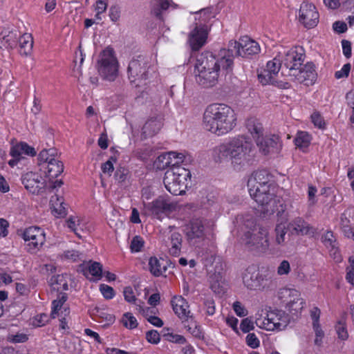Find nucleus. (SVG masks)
<instances>
[{
    "mask_svg": "<svg viewBox=\"0 0 354 354\" xmlns=\"http://www.w3.org/2000/svg\"><path fill=\"white\" fill-rule=\"evenodd\" d=\"M146 339L149 342L156 344L160 342V337L157 330H151L146 333Z\"/></svg>",
    "mask_w": 354,
    "mask_h": 354,
    "instance_id": "55",
    "label": "nucleus"
},
{
    "mask_svg": "<svg viewBox=\"0 0 354 354\" xmlns=\"http://www.w3.org/2000/svg\"><path fill=\"white\" fill-rule=\"evenodd\" d=\"M97 64L99 73L104 79L113 81L116 78L118 63L112 48L107 47L101 53Z\"/></svg>",
    "mask_w": 354,
    "mask_h": 354,
    "instance_id": "7",
    "label": "nucleus"
},
{
    "mask_svg": "<svg viewBox=\"0 0 354 354\" xmlns=\"http://www.w3.org/2000/svg\"><path fill=\"white\" fill-rule=\"evenodd\" d=\"M149 270L152 274L158 277L162 274L163 270H166L165 266H162L160 261L156 257H151L149 261Z\"/></svg>",
    "mask_w": 354,
    "mask_h": 354,
    "instance_id": "40",
    "label": "nucleus"
},
{
    "mask_svg": "<svg viewBox=\"0 0 354 354\" xmlns=\"http://www.w3.org/2000/svg\"><path fill=\"white\" fill-rule=\"evenodd\" d=\"M48 322V316L45 313H41L35 317L34 325L36 326H44Z\"/></svg>",
    "mask_w": 354,
    "mask_h": 354,
    "instance_id": "59",
    "label": "nucleus"
},
{
    "mask_svg": "<svg viewBox=\"0 0 354 354\" xmlns=\"http://www.w3.org/2000/svg\"><path fill=\"white\" fill-rule=\"evenodd\" d=\"M291 75L295 76L300 83H303L307 86L313 84L317 80V73L315 66L310 63H308L304 66H302L297 72L291 73Z\"/></svg>",
    "mask_w": 354,
    "mask_h": 354,
    "instance_id": "26",
    "label": "nucleus"
},
{
    "mask_svg": "<svg viewBox=\"0 0 354 354\" xmlns=\"http://www.w3.org/2000/svg\"><path fill=\"white\" fill-rule=\"evenodd\" d=\"M171 303L175 314L180 319L187 320L190 317L189 304L182 296L174 297Z\"/></svg>",
    "mask_w": 354,
    "mask_h": 354,
    "instance_id": "28",
    "label": "nucleus"
},
{
    "mask_svg": "<svg viewBox=\"0 0 354 354\" xmlns=\"http://www.w3.org/2000/svg\"><path fill=\"white\" fill-rule=\"evenodd\" d=\"M129 79L131 82L139 86L149 78V68L146 59L141 56L131 60L128 66Z\"/></svg>",
    "mask_w": 354,
    "mask_h": 354,
    "instance_id": "10",
    "label": "nucleus"
},
{
    "mask_svg": "<svg viewBox=\"0 0 354 354\" xmlns=\"http://www.w3.org/2000/svg\"><path fill=\"white\" fill-rule=\"evenodd\" d=\"M91 265L82 264L79 266V271L88 278V274L93 277H101L102 275V266L99 262H91Z\"/></svg>",
    "mask_w": 354,
    "mask_h": 354,
    "instance_id": "31",
    "label": "nucleus"
},
{
    "mask_svg": "<svg viewBox=\"0 0 354 354\" xmlns=\"http://www.w3.org/2000/svg\"><path fill=\"white\" fill-rule=\"evenodd\" d=\"M233 309L236 314L239 317H244L247 315L246 309L239 301H236L233 304Z\"/></svg>",
    "mask_w": 354,
    "mask_h": 354,
    "instance_id": "64",
    "label": "nucleus"
},
{
    "mask_svg": "<svg viewBox=\"0 0 354 354\" xmlns=\"http://www.w3.org/2000/svg\"><path fill=\"white\" fill-rule=\"evenodd\" d=\"M50 203L53 211L59 216H64L66 214V209L64 206V201L62 198L55 195L51 197Z\"/></svg>",
    "mask_w": 354,
    "mask_h": 354,
    "instance_id": "37",
    "label": "nucleus"
},
{
    "mask_svg": "<svg viewBox=\"0 0 354 354\" xmlns=\"http://www.w3.org/2000/svg\"><path fill=\"white\" fill-rule=\"evenodd\" d=\"M278 297L286 303V307L290 311L297 312L304 308L303 299L299 298L297 290L283 288L279 290Z\"/></svg>",
    "mask_w": 354,
    "mask_h": 354,
    "instance_id": "16",
    "label": "nucleus"
},
{
    "mask_svg": "<svg viewBox=\"0 0 354 354\" xmlns=\"http://www.w3.org/2000/svg\"><path fill=\"white\" fill-rule=\"evenodd\" d=\"M188 161L187 162V163ZM187 165L182 163L169 169L165 174L163 183L166 189L173 195H182L185 193L191 180V172Z\"/></svg>",
    "mask_w": 354,
    "mask_h": 354,
    "instance_id": "3",
    "label": "nucleus"
},
{
    "mask_svg": "<svg viewBox=\"0 0 354 354\" xmlns=\"http://www.w3.org/2000/svg\"><path fill=\"white\" fill-rule=\"evenodd\" d=\"M123 295L124 299L129 303L136 304L137 300L133 290L131 286H127L124 288Z\"/></svg>",
    "mask_w": 354,
    "mask_h": 354,
    "instance_id": "53",
    "label": "nucleus"
},
{
    "mask_svg": "<svg viewBox=\"0 0 354 354\" xmlns=\"http://www.w3.org/2000/svg\"><path fill=\"white\" fill-rule=\"evenodd\" d=\"M310 120L314 126L320 129L326 128V122L323 116L318 111H314L310 115Z\"/></svg>",
    "mask_w": 354,
    "mask_h": 354,
    "instance_id": "44",
    "label": "nucleus"
},
{
    "mask_svg": "<svg viewBox=\"0 0 354 354\" xmlns=\"http://www.w3.org/2000/svg\"><path fill=\"white\" fill-rule=\"evenodd\" d=\"M304 58V49L301 47L296 46L286 53L282 62L292 73L297 72L303 66Z\"/></svg>",
    "mask_w": 354,
    "mask_h": 354,
    "instance_id": "17",
    "label": "nucleus"
},
{
    "mask_svg": "<svg viewBox=\"0 0 354 354\" xmlns=\"http://www.w3.org/2000/svg\"><path fill=\"white\" fill-rule=\"evenodd\" d=\"M242 242L250 251L266 252L270 245L268 230L265 227H254L244 233Z\"/></svg>",
    "mask_w": 354,
    "mask_h": 354,
    "instance_id": "5",
    "label": "nucleus"
},
{
    "mask_svg": "<svg viewBox=\"0 0 354 354\" xmlns=\"http://www.w3.org/2000/svg\"><path fill=\"white\" fill-rule=\"evenodd\" d=\"M339 227L345 236L354 241V226L351 225L350 216L347 215V212L341 214Z\"/></svg>",
    "mask_w": 354,
    "mask_h": 354,
    "instance_id": "33",
    "label": "nucleus"
},
{
    "mask_svg": "<svg viewBox=\"0 0 354 354\" xmlns=\"http://www.w3.org/2000/svg\"><path fill=\"white\" fill-rule=\"evenodd\" d=\"M311 135L304 131H299L295 138L294 142L297 147L301 149L307 148L311 142ZM304 151V150H303Z\"/></svg>",
    "mask_w": 354,
    "mask_h": 354,
    "instance_id": "35",
    "label": "nucleus"
},
{
    "mask_svg": "<svg viewBox=\"0 0 354 354\" xmlns=\"http://www.w3.org/2000/svg\"><path fill=\"white\" fill-rule=\"evenodd\" d=\"M144 246V241L140 236H136L131 242V250L132 252H139Z\"/></svg>",
    "mask_w": 354,
    "mask_h": 354,
    "instance_id": "47",
    "label": "nucleus"
},
{
    "mask_svg": "<svg viewBox=\"0 0 354 354\" xmlns=\"http://www.w3.org/2000/svg\"><path fill=\"white\" fill-rule=\"evenodd\" d=\"M176 209V204L168 198L160 196L153 201L150 207V210L157 218L161 219L162 214L167 215Z\"/></svg>",
    "mask_w": 354,
    "mask_h": 354,
    "instance_id": "20",
    "label": "nucleus"
},
{
    "mask_svg": "<svg viewBox=\"0 0 354 354\" xmlns=\"http://www.w3.org/2000/svg\"><path fill=\"white\" fill-rule=\"evenodd\" d=\"M108 3L104 0H98L96 1L94 6V10L96 12L95 17L98 20L102 19L101 15L105 12L107 9Z\"/></svg>",
    "mask_w": 354,
    "mask_h": 354,
    "instance_id": "45",
    "label": "nucleus"
},
{
    "mask_svg": "<svg viewBox=\"0 0 354 354\" xmlns=\"http://www.w3.org/2000/svg\"><path fill=\"white\" fill-rule=\"evenodd\" d=\"M22 183L25 188L32 194H39L44 189V182L41 176L34 172H28L22 176Z\"/></svg>",
    "mask_w": 354,
    "mask_h": 354,
    "instance_id": "25",
    "label": "nucleus"
},
{
    "mask_svg": "<svg viewBox=\"0 0 354 354\" xmlns=\"http://www.w3.org/2000/svg\"><path fill=\"white\" fill-rule=\"evenodd\" d=\"M113 162H116V158L115 157L111 156L110 160L102 164L101 169L104 174H107L109 176H111V173L114 169Z\"/></svg>",
    "mask_w": 354,
    "mask_h": 354,
    "instance_id": "49",
    "label": "nucleus"
},
{
    "mask_svg": "<svg viewBox=\"0 0 354 354\" xmlns=\"http://www.w3.org/2000/svg\"><path fill=\"white\" fill-rule=\"evenodd\" d=\"M100 290L103 295L104 297L106 299H112L115 295V291L113 288L106 284H101L100 286Z\"/></svg>",
    "mask_w": 354,
    "mask_h": 354,
    "instance_id": "50",
    "label": "nucleus"
},
{
    "mask_svg": "<svg viewBox=\"0 0 354 354\" xmlns=\"http://www.w3.org/2000/svg\"><path fill=\"white\" fill-rule=\"evenodd\" d=\"M336 330L338 334L339 338L345 340L348 338V333L347 330L344 326L343 324H342L340 322L337 324L336 326Z\"/></svg>",
    "mask_w": 354,
    "mask_h": 354,
    "instance_id": "63",
    "label": "nucleus"
},
{
    "mask_svg": "<svg viewBox=\"0 0 354 354\" xmlns=\"http://www.w3.org/2000/svg\"><path fill=\"white\" fill-rule=\"evenodd\" d=\"M208 223L207 220L192 219L187 227L186 236L187 240L194 244L197 239H203L209 228Z\"/></svg>",
    "mask_w": 354,
    "mask_h": 354,
    "instance_id": "18",
    "label": "nucleus"
},
{
    "mask_svg": "<svg viewBox=\"0 0 354 354\" xmlns=\"http://www.w3.org/2000/svg\"><path fill=\"white\" fill-rule=\"evenodd\" d=\"M351 71V64H345L343 65L342 68L339 70L335 72V77L336 79H342L344 77H347L349 75Z\"/></svg>",
    "mask_w": 354,
    "mask_h": 354,
    "instance_id": "56",
    "label": "nucleus"
},
{
    "mask_svg": "<svg viewBox=\"0 0 354 354\" xmlns=\"http://www.w3.org/2000/svg\"><path fill=\"white\" fill-rule=\"evenodd\" d=\"M290 234L296 236L313 235L315 229L302 217H296L288 223Z\"/></svg>",
    "mask_w": 354,
    "mask_h": 354,
    "instance_id": "21",
    "label": "nucleus"
},
{
    "mask_svg": "<svg viewBox=\"0 0 354 354\" xmlns=\"http://www.w3.org/2000/svg\"><path fill=\"white\" fill-rule=\"evenodd\" d=\"M289 315L284 311L274 310L256 315L255 324L263 329L267 330H281L286 328L289 324Z\"/></svg>",
    "mask_w": 354,
    "mask_h": 354,
    "instance_id": "4",
    "label": "nucleus"
},
{
    "mask_svg": "<svg viewBox=\"0 0 354 354\" xmlns=\"http://www.w3.org/2000/svg\"><path fill=\"white\" fill-rule=\"evenodd\" d=\"M246 343L247 344L252 348H256L259 346V340L257 337L254 333H249L246 337Z\"/></svg>",
    "mask_w": 354,
    "mask_h": 354,
    "instance_id": "57",
    "label": "nucleus"
},
{
    "mask_svg": "<svg viewBox=\"0 0 354 354\" xmlns=\"http://www.w3.org/2000/svg\"><path fill=\"white\" fill-rule=\"evenodd\" d=\"M272 178V175L266 169L255 171L248 180V187L254 188L257 185L258 187L277 185L274 183Z\"/></svg>",
    "mask_w": 354,
    "mask_h": 354,
    "instance_id": "24",
    "label": "nucleus"
},
{
    "mask_svg": "<svg viewBox=\"0 0 354 354\" xmlns=\"http://www.w3.org/2000/svg\"><path fill=\"white\" fill-rule=\"evenodd\" d=\"M171 248L169 249L170 254L177 257L180 254L182 245V236L178 232H174L171 235Z\"/></svg>",
    "mask_w": 354,
    "mask_h": 354,
    "instance_id": "36",
    "label": "nucleus"
},
{
    "mask_svg": "<svg viewBox=\"0 0 354 354\" xmlns=\"http://www.w3.org/2000/svg\"><path fill=\"white\" fill-rule=\"evenodd\" d=\"M243 282L250 290H263L268 286V279L253 268H248L243 275Z\"/></svg>",
    "mask_w": 354,
    "mask_h": 354,
    "instance_id": "13",
    "label": "nucleus"
},
{
    "mask_svg": "<svg viewBox=\"0 0 354 354\" xmlns=\"http://www.w3.org/2000/svg\"><path fill=\"white\" fill-rule=\"evenodd\" d=\"M11 144L10 155H37L35 148L25 142H15L12 140Z\"/></svg>",
    "mask_w": 354,
    "mask_h": 354,
    "instance_id": "30",
    "label": "nucleus"
},
{
    "mask_svg": "<svg viewBox=\"0 0 354 354\" xmlns=\"http://www.w3.org/2000/svg\"><path fill=\"white\" fill-rule=\"evenodd\" d=\"M67 226L80 238H82L83 235L78 232V227L82 230V223L80 220L76 216H71L66 221Z\"/></svg>",
    "mask_w": 354,
    "mask_h": 354,
    "instance_id": "41",
    "label": "nucleus"
},
{
    "mask_svg": "<svg viewBox=\"0 0 354 354\" xmlns=\"http://www.w3.org/2000/svg\"><path fill=\"white\" fill-rule=\"evenodd\" d=\"M28 336L24 333H17L8 337V339L13 343H23L28 340Z\"/></svg>",
    "mask_w": 354,
    "mask_h": 354,
    "instance_id": "58",
    "label": "nucleus"
},
{
    "mask_svg": "<svg viewBox=\"0 0 354 354\" xmlns=\"http://www.w3.org/2000/svg\"><path fill=\"white\" fill-rule=\"evenodd\" d=\"M234 110L225 104L214 103L208 105L203 113V128L217 136L230 132L236 125Z\"/></svg>",
    "mask_w": 354,
    "mask_h": 354,
    "instance_id": "2",
    "label": "nucleus"
},
{
    "mask_svg": "<svg viewBox=\"0 0 354 354\" xmlns=\"http://www.w3.org/2000/svg\"><path fill=\"white\" fill-rule=\"evenodd\" d=\"M324 243L328 248L337 245L336 239L331 232H327L326 233L324 237Z\"/></svg>",
    "mask_w": 354,
    "mask_h": 354,
    "instance_id": "54",
    "label": "nucleus"
},
{
    "mask_svg": "<svg viewBox=\"0 0 354 354\" xmlns=\"http://www.w3.org/2000/svg\"><path fill=\"white\" fill-rule=\"evenodd\" d=\"M319 14L316 6L308 1H304L298 11V20L308 29L313 28L319 23Z\"/></svg>",
    "mask_w": 354,
    "mask_h": 354,
    "instance_id": "11",
    "label": "nucleus"
},
{
    "mask_svg": "<svg viewBox=\"0 0 354 354\" xmlns=\"http://www.w3.org/2000/svg\"><path fill=\"white\" fill-rule=\"evenodd\" d=\"M290 270V263L288 261L283 260L281 261L277 268V273L279 275L287 274L289 273Z\"/></svg>",
    "mask_w": 354,
    "mask_h": 354,
    "instance_id": "60",
    "label": "nucleus"
},
{
    "mask_svg": "<svg viewBox=\"0 0 354 354\" xmlns=\"http://www.w3.org/2000/svg\"><path fill=\"white\" fill-rule=\"evenodd\" d=\"M342 52L346 58L351 57L352 55L351 43L348 40L342 41Z\"/></svg>",
    "mask_w": 354,
    "mask_h": 354,
    "instance_id": "62",
    "label": "nucleus"
},
{
    "mask_svg": "<svg viewBox=\"0 0 354 354\" xmlns=\"http://www.w3.org/2000/svg\"><path fill=\"white\" fill-rule=\"evenodd\" d=\"M231 163L236 170H240L245 164V160L243 156H230Z\"/></svg>",
    "mask_w": 354,
    "mask_h": 354,
    "instance_id": "48",
    "label": "nucleus"
},
{
    "mask_svg": "<svg viewBox=\"0 0 354 354\" xmlns=\"http://www.w3.org/2000/svg\"><path fill=\"white\" fill-rule=\"evenodd\" d=\"M288 225L283 223L277 224L274 229L275 243L279 245H283L285 243V237L287 233Z\"/></svg>",
    "mask_w": 354,
    "mask_h": 354,
    "instance_id": "38",
    "label": "nucleus"
},
{
    "mask_svg": "<svg viewBox=\"0 0 354 354\" xmlns=\"http://www.w3.org/2000/svg\"><path fill=\"white\" fill-rule=\"evenodd\" d=\"M49 283L52 289L57 292V299L53 301V310L50 315L52 318H55L56 315H58V311L68 299L67 294L62 292L63 290H68V283L64 275L53 276Z\"/></svg>",
    "mask_w": 354,
    "mask_h": 354,
    "instance_id": "9",
    "label": "nucleus"
},
{
    "mask_svg": "<svg viewBox=\"0 0 354 354\" xmlns=\"http://www.w3.org/2000/svg\"><path fill=\"white\" fill-rule=\"evenodd\" d=\"M121 322L124 326L129 329L136 328L138 324L136 317L130 313H126L123 315Z\"/></svg>",
    "mask_w": 354,
    "mask_h": 354,
    "instance_id": "43",
    "label": "nucleus"
},
{
    "mask_svg": "<svg viewBox=\"0 0 354 354\" xmlns=\"http://www.w3.org/2000/svg\"><path fill=\"white\" fill-rule=\"evenodd\" d=\"M240 327L243 333H248L254 329L253 322L249 318H245L242 320Z\"/></svg>",
    "mask_w": 354,
    "mask_h": 354,
    "instance_id": "61",
    "label": "nucleus"
},
{
    "mask_svg": "<svg viewBox=\"0 0 354 354\" xmlns=\"http://www.w3.org/2000/svg\"><path fill=\"white\" fill-rule=\"evenodd\" d=\"M277 185L261 186L257 185L248 188L250 196L266 212L269 211L271 204L274 202L277 196Z\"/></svg>",
    "mask_w": 354,
    "mask_h": 354,
    "instance_id": "8",
    "label": "nucleus"
},
{
    "mask_svg": "<svg viewBox=\"0 0 354 354\" xmlns=\"http://www.w3.org/2000/svg\"><path fill=\"white\" fill-rule=\"evenodd\" d=\"M164 330L167 331V333H164L162 335L163 337H165L166 340L178 344H184L186 343V339L184 336L169 333V328H164Z\"/></svg>",
    "mask_w": 354,
    "mask_h": 354,
    "instance_id": "42",
    "label": "nucleus"
},
{
    "mask_svg": "<svg viewBox=\"0 0 354 354\" xmlns=\"http://www.w3.org/2000/svg\"><path fill=\"white\" fill-rule=\"evenodd\" d=\"M39 170L50 178H57L64 171V163L55 156H37Z\"/></svg>",
    "mask_w": 354,
    "mask_h": 354,
    "instance_id": "12",
    "label": "nucleus"
},
{
    "mask_svg": "<svg viewBox=\"0 0 354 354\" xmlns=\"http://www.w3.org/2000/svg\"><path fill=\"white\" fill-rule=\"evenodd\" d=\"M190 157L188 156V158ZM186 158L187 156H156L153 160V168L156 170H163L166 168L174 167L180 163L187 165V162L189 161V158L187 160Z\"/></svg>",
    "mask_w": 354,
    "mask_h": 354,
    "instance_id": "23",
    "label": "nucleus"
},
{
    "mask_svg": "<svg viewBox=\"0 0 354 354\" xmlns=\"http://www.w3.org/2000/svg\"><path fill=\"white\" fill-rule=\"evenodd\" d=\"M207 18L203 19L204 23L196 24L189 34L188 43L192 50H198L207 41L208 31L207 26L205 24Z\"/></svg>",
    "mask_w": 354,
    "mask_h": 354,
    "instance_id": "14",
    "label": "nucleus"
},
{
    "mask_svg": "<svg viewBox=\"0 0 354 354\" xmlns=\"http://www.w3.org/2000/svg\"><path fill=\"white\" fill-rule=\"evenodd\" d=\"M129 174V171L124 167L118 168L115 173V178L119 183H122L124 182Z\"/></svg>",
    "mask_w": 354,
    "mask_h": 354,
    "instance_id": "51",
    "label": "nucleus"
},
{
    "mask_svg": "<svg viewBox=\"0 0 354 354\" xmlns=\"http://www.w3.org/2000/svg\"><path fill=\"white\" fill-rule=\"evenodd\" d=\"M259 52V44L248 36L241 37L239 41H230L228 48L221 49L217 55L203 52L196 57L195 81L203 88H212L218 84L220 76L232 71L234 55L247 57Z\"/></svg>",
    "mask_w": 354,
    "mask_h": 354,
    "instance_id": "1",
    "label": "nucleus"
},
{
    "mask_svg": "<svg viewBox=\"0 0 354 354\" xmlns=\"http://www.w3.org/2000/svg\"><path fill=\"white\" fill-rule=\"evenodd\" d=\"M246 127L255 141H257V138L263 136V126L257 119H248L246 122Z\"/></svg>",
    "mask_w": 354,
    "mask_h": 354,
    "instance_id": "34",
    "label": "nucleus"
},
{
    "mask_svg": "<svg viewBox=\"0 0 354 354\" xmlns=\"http://www.w3.org/2000/svg\"><path fill=\"white\" fill-rule=\"evenodd\" d=\"M256 144L259 152L264 155L279 153L282 148V142L277 135L257 138Z\"/></svg>",
    "mask_w": 354,
    "mask_h": 354,
    "instance_id": "15",
    "label": "nucleus"
},
{
    "mask_svg": "<svg viewBox=\"0 0 354 354\" xmlns=\"http://www.w3.org/2000/svg\"><path fill=\"white\" fill-rule=\"evenodd\" d=\"M347 105L352 109V113L350 117L351 122L354 124V92L349 91L346 95Z\"/></svg>",
    "mask_w": 354,
    "mask_h": 354,
    "instance_id": "52",
    "label": "nucleus"
},
{
    "mask_svg": "<svg viewBox=\"0 0 354 354\" xmlns=\"http://www.w3.org/2000/svg\"><path fill=\"white\" fill-rule=\"evenodd\" d=\"M19 53L22 55H30L33 47V38L31 34L25 33L19 39Z\"/></svg>",
    "mask_w": 354,
    "mask_h": 354,
    "instance_id": "32",
    "label": "nucleus"
},
{
    "mask_svg": "<svg viewBox=\"0 0 354 354\" xmlns=\"http://www.w3.org/2000/svg\"><path fill=\"white\" fill-rule=\"evenodd\" d=\"M92 315L97 317L102 318V319H105L108 323H112L114 321V317L113 315L104 313L97 307L93 310Z\"/></svg>",
    "mask_w": 354,
    "mask_h": 354,
    "instance_id": "46",
    "label": "nucleus"
},
{
    "mask_svg": "<svg viewBox=\"0 0 354 354\" xmlns=\"http://www.w3.org/2000/svg\"><path fill=\"white\" fill-rule=\"evenodd\" d=\"M151 12L159 19H162V14L169 8L178 9L179 6L173 0H151L150 3Z\"/></svg>",
    "mask_w": 354,
    "mask_h": 354,
    "instance_id": "27",
    "label": "nucleus"
},
{
    "mask_svg": "<svg viewBox=\"0 0 354 354\" xmlns=\"http://www.w3.org/2000/svg\"><path fill=\"white\" fill-rule=\"evenodd\" d=\"M160 119L151 118L149 119L144 124L142 129V136L144 138L151 137L156 135L162 127Z\"/></svg>",
    "mask_w": 354,
    "mask_h": 354,
    "instance_id": "29",
    "label": "nucleus"
},
{
    "mask_svg": "<svg viewBox=\"0 0 354 354\" xmlns=\"http://www.w3.org/2000/svg\"><path fill=\"white\" fill-rule=\"evenodd\" d=\"M210 287L212 290L216 294L223 292V289L221 286L223 281V276L220 272L218 274H214L210 277Z\"/></svg>",
    "mask_w": 354,
    "mask_h": 354,
    "instance_id": "39",
    "label": "nucleus"
},
{
    "mask_svg": "<svg viewBox=\"0 0 354 354\" xmlns=\"http://www.w3.org/2000/svg\"><path fill=\"white\" fill-rule=\"evenodd\" d=\"M281 66V62L279 59L274 57L273 59L267 62L266 67L258 74L259 81L263 84L266 85L271 83L274 77L278 74Z\"/></svg>",
    "mask_w": 354,
    "mask_h": 354,
    "instance_id": "22",
    "label": "nucleus"
},
{
    "mask_svg": "<svg viewBox=\"0 0 354 354\" xmlns=\"http://www.w3.org/2000/svg\"><path fill=\"white\" fill-rule=\"evenodd\" d=\"M253 144L250 138L239 136L214 148L215 155H247L252 152Z\"/></svg>",
    "mask_w": 354,
    "mask_h": 354,
    "instance_id": "6",
    "label": "nucleus"
},
{
    "mask_svg": "<svg viewBox=\"0 0 354 354\" xmlns=\"http://www.w3.org/2000/svg\"><path fill=\"white\" fill-rule=\"evenodd\" d=\"M23 238L25 241H29L28 244V251L34 252L45 242V233L39 227H30L24 232Z\"/></svg>",
    "mask_w": 354,
    "mask_h": 354,
    "instance_id": "19",
    "label": "nucleus"
}]
</instances>
